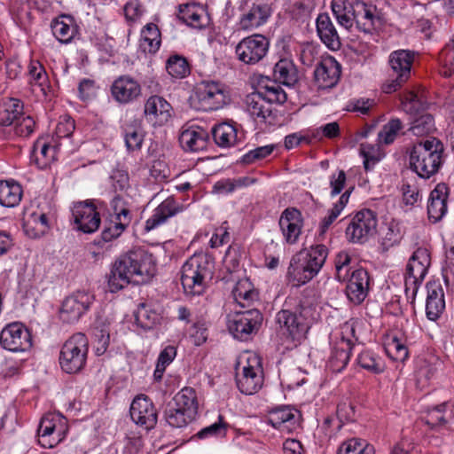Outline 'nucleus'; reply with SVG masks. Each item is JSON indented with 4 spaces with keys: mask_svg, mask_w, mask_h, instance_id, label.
<instances>
[{
    "mask_svg": "<svg viewBox=\"0 0 454 454\" xmlns=\"http://www.w3.org/2000/svg\"><path fill=\"white\" fill-rule=\"evenodd\" d=\"M413 60V52L407 50L395 51L390 54L388 62L396 77L383 85L385 93L395 91L410 78Z\"/></svg>",
    "mask_w": 454,
    "mask_h": 454,
    "instance_id": "10",
    "label": "nucleus"
},
{
    "mask_svg": "<svg viewBox=\"0 0 454 454\" xmlns=\"http://www.w3.org/2000/svg\"><path fill=\"white\" fill-rule=\"evenodd\" d=\"M303 422L300 411L289 406H281L272 410L269 415L270 426H281L284 423L301 424Z\"/></svg>",
    "mask_w": 454,
    "mask_h": 454,
    "instance_id": "37",
    "label": "nucleus"
},
{
    "mask_svg": "<svg viewBox=\"0 0 454 454\" xmlns=\"http://www.w3.org/2000/svg\"><path fill=\"white\" fill-rule=\"evenodd\" d=\"M316 25L321 42L332 51L340 50V38L330 16L325 12L320 13L317 18Z\"/></svg>",
    "mask_w": 454,
    "mask_h": 454,
    "instance_id": "23",
    "label": "nucleus"
},
{
    "mask_svg": "<svg viewBox=\"0 0 454 454\" xmlns=\"http://www.w3.org/2000/svg\"><path fill=\"white\" fill-rule=\"evenodd\" d=\"M197 396L193 388L184 387L178 392L173 403L168 404L165 416L168 426H187L197 415Z\"/></svg>",
    "mask_w": 454,
    "mask_h": 454,
    "instance_id": "5",
    "label": "nucleus"
},
{
    "mask_svg": "<svg viewBox=\"0 0 454 454\" xmlns=\"http://www.w3.org/2000/svg\"><path fill=\"white\" fill-rule=\"evenodd\" d=\"M72 213L74 224L79 231L84 233H92L98 229L100 216L93 203L77 202L74 204Z\"/></svg>",
    "mask_w": 454,
    "mask_h": 454,
    "instance_id": "16",
    "label": "nucleus"
},
{
    "mask_svg": "<svg viewBox=\"0 0 454 454\" xmlns=\"http://www.w3.org/2000/svg\"><path fill=\"white\" fill-rule=\"evenodd\" d=\"M22 197L21 186L15 182L0 181V205L6 207L17 206Z\"/></svg>",
    "mask_w": 454,
    "mask_h": 454,
    "instance_id": "38",
    "label": "nucleus"
},
{
    "mask_svg": "<svg viewBox=\"0 0 454 454\" xmlns=\"http://www.w3.org/2000/svg\"><path fill=\"white\" fill-rule=\"evenodd\" d=\"M0 344L3 348L12 352H23L32 346L29 330L20 322L8 324L0 333Z\"/></svg>",
    "mask_w": 454,
    "mask_h": 454,
    "instance_id": "12",
    "label": "nucleus"
},
{
    "mask_svg": "<svg viewBox=\"0 0 454 454\" xmlns=\"http://www.w3.org/2000/svg\"><path fill=\"white\" fill-rule=\"evenodd\" d=\"M126 449L129 454L137 453L143 446L142 436L139 433L130 431L126 436Z\"/></svg>",
    "mask_w": 454,
    "mask_h": 454,
    "instance_id": "61",
    "label": "nucleus"
},
{
    "mask_svg": "<svg viewBox=\"0 0 454 454\" xmlns=\"http://www.w3.org/2000/svg\"><path fill=\"white\" fill-rule=\"evenodd\" d=\"M444 146L436 137L421 140L410 150V167L424 179L436 174L442 164Z\"/></svg>",
    "mask_w": 454,
    "mask_h": 454,
    "instance_id": "2",
    "label": "nucleus"
},
{
    "mask_svg": "<svg viewBox=\"0 0 454 454\" xmlns=\"http://www.w3.org/2000/svg\"><path fill=\"white\" fill-rule=\"evenodd\" d=\"M340 65L332 57L322 60L314 71L315 80L321 89L334 87L340 77Z\"/></svg>",
    "mask_w": 454,
    "mask_h": 454,
    "instance_id": "18",
    "label": "nucleus"
},
{
    "mask_svg": "<svg viewBox=\"0 0 454 454\" xmlns=\"http://www.w3.org/2000/svg\"><path fill=\"white\" fill-rule=\"evenodd\" d=\"M387 352L393 360L400 362H403L409 355L407 347L396 337L393 338L391 343L388 344Z\"/></svg>",
    "mask_w": 454,
    "mask_h": 454,
    "instance_id": "55",
    "label": "nucleus"
},
{
    "mask_svg": "<svg viewBox=\"0 0 454 454\" xmlns=\"http://www.w3.org/2000/svg\"><path fill=\"white\" fill-rule=\"evenodd\" d=\"M351 262L350 255L345 252L340 251L337 254L334 261L336 270V278L339 281H345L348 277V265Z\"/></svg>",
    "mask_w": 454,
    "mask_h": 454,
    "instance_id": "49",
    "label": "nucleus"
},
{
    "mask_svg": "<svg viewBox=\"0 0 454 454\" xmlns=\"http://www.w3.org/2000/svg\"><path fill=\"white\" fill-rule=\"evenodd\" d=\"M262 371L251 365L244 366L242 373L236 377L237 387L245 395H253L262 386Z\"/></svg>",
    "mask_w": 454,
    "mask_h": 454,
    "instance_id": "27",
    "label": "nucleus"
},
{
    "mask_svg": "<svg viewBox=\"0 0 454 454\" xmlns=\"http://www.w3.org/2000/svg\"><path fill=\"white\" fill-rule=\"evenodd\" d=\"M56 427H38V442L43 448H52L59 443L64 436L59 434H55Z\"/></svg>",
    "mask_w": 454,
    "mask_h": 454,
    "instance_id": "48",
    "label": "nucleus"
},
{
    "mask_svg": "<svg viewBox=\"0 0 454 454\" xmlns=\"http://www.w3.org/2000/svg\"><path fill=\"white\" fill-rule=\"evenodd\" d=\"M88 339L85 334L77 333L72 335L62 346L59 364L67 373L80 372L86 364Z\"/></svg>",
    "mask_w": 454,
    "mask_h": 454,
    "instance_id": "6",
    "label": "nucleus"
},
{
    "mask_svg": "<svg viewBox=\"0 0 454 454\" xmlns=\"http://www.w3.org/2000/svg\"><path fill=\"white\" fill-rule=\"evenodd\" d=\"M445 406L446 403H442L430 410L426 419V424L434 427L437 426L438 423H446L447 421L443 415H442V409L445 408Z\"/></svg>",
    "mask_w": 454,
    "mask_h": 454,
    "instance_id": "62",
    "label": "nucleus"
},
{
    "mask_svg": "<svg viewBox=\"0 0 454 454\" xmlns=\"http://www.w3.org/2000/svg\"><path fill=\"white\" fill-rule=\"evenodd\" d=\"M401 102L403 111L410 114H418L426 107V103L413 91L405 92L401 98Z\"/></svg>",
    "mask_w": 454,
    "mask_h": 454,
    "instance_id": "47",
    "label": "nucleus"
},
{
    "mask_svg": "<svg viewBox=\"0 0 454 454\" xmlns=\"http://www.w3.org/2000/svg\"><path fill=\"white\" fill-rule=\"evenodd\" d=\"M23 114V103L17 98H8L0 106V125L8 127L20 120Z\"/></svg>",
    "mask_w": 454,
    "mask_h": 454,
    "instance_id": "36",
    "label": "nucleus"
},
{
    "mask_svg": "<svg viewBox=\"0 0 454 454\" xmlns=\"http://www.w3.org/2000/svg\"><path fill=\"white\" fill-rule=\"evenodd\" d=\"M247 111L252 116L260 118L262 121L273 125L276 113L270 103L263 98L262 91L254 92L247 97Z\"/></svg>",
    "mask_w": 454,
    "mask_h": 454,
    "instance_id": "24",
    "label": "nucleus"
},
{
    "mask_svg": "<svg viewBox=\"0 0 454 454\" xmlns=\"http://www.w3.org/2000/svg\"><path fill=\"white\" fill-rule=\"evenodd\" d=\"M276 323L282 334L293 341L300 342L309 330L304 317L288 309H282L277 313Z\"/></svg>",
    "mask_w": 454,
    "mask_h": 454,
    "instance_id": "15",
    "label": "nucleus"
},
{
    "mask_svg": "<svg viewBox=\"0 0 454 454\" xmlns=\"http://www.w3.org/2000/svg\"><path fill=\"white\" fill-rule=\"evenodd\" d=\"M356 27L359 30L371 34L380 28L382 19L377 14V9L372 4H367L360 0L356 17Z\"/></svg>",
    "mask_w": 454,
    "mask_h": 454,
    "instance_id": "26",
    "label": "nucleus"
},
{
    "mask_svg": "<svg viewBox=\"0 0 454 454\" xmlns=\"http://www.w3.org/2000/svg\"><path fill=\"white\" fill-rule=\"evenodd\" d=\"M338 454H374V449L364 440L352 438L341 444Z\"/></svg>",
    "mask_w": 454,
    "mask_h": 454,
    "instance_id": "43",
    "label": "nucleus"
},
{
    "mask_svg": "<svg viewBox=\"0 0 454 454\" xmlns=\"http://www.w3.org/2000/svg\"><path fill=\"white\" fill-rule=\"evenodd\" d=\"M369 291V275L364 269H358L352 272L346 287L348 298L355 304H360L364 301Z\"/></svg>",
    "mask_w": 454,
    "mask_h": 454,
    "instance_id": "21",
    "label": "nucleus"
},
{
    "mask_svg": "<svg viewBox=\"0 0 454 454\" xmlns=\"http://www.w3.org/2000/svg\"><path fill=\"white\" fill-rule=\"evenodd\" d=\"M360 0H332V11L340 25L347 29L356 21Z\"/></svg>",
    "mask_w": 454,
    "mask_h": 454,
    "instance_id": "28",
    "label": "nucleus"
},
{
    "mask_svg": "<svg viewBox=\"0 0 454 454\" xmlns=\"http://www.w3.org/2000/svg\"><path fill=\"white\" fill-rule=\"evenodd\" d=\"M275 146L273 145L260 146L255 149L250 150L244 154L241 158L243 164L248 165L255 162L256 160H262L272 153Z\"/></svg>",
    "mask_w": 454,
    "mask_h": 454,
    "instance_id": "52",
    "label": "nucleus"
},
{
    "mask_svg": "<svg viewBox=\"0 0 454 454\" xmlns=\"http://www.w3.org/2000/svg\"><path fill=\"white\" fill-rule=\"evenodd\" d=\"M215 143L220 147H231L241 139L233 121H223L215 125L211 130Z\"/></svg>",
    "mask_w": 454,
    "mask_h": 454,
    "instance_id": "29",
    "label": "nucleus"
},
{
    "mask_svg": "<svg viewBox=\"0 0 454 454\" xmlns=\"http://www.w3.org/2000/svg\"><path fill=\"white\" fill-rule=\"evenodd\" d=\"M168 73L174 78H184L190 74V65L187 59L181 55H171L166 62Z\"/></svg>",
    "mask_w": 454,
    "mask_h": 454,
    "instance_id": "42",
    "label": "nucleus"
},
{
    "mask_svg": "<svg viewBox=\"0 0 454 454\" xmlns=\"http://www.w3.org/2000/svg\"><path fill=\"white\" fill-rule=\"evenodd\" d=\"M410 131L415 136H425L434 130V120L430 114H422L417 116L412 121Z\"/></svg>",
    "mask_w": 454,
    "mask_h": 454,
    "instance_id": "45",
    "label": "nucleus"
},
{
    "mask_svg": "<svg viewBox=\"0 0 454 454\" xmlns=\"http://www.w3.org/2000/svg\"><path fill=\"white\" fill-rule=\"evenodd\" d=\"M124 230L125 228L122 222H117L113 219L109 223H105L101 238L105 242H110L120 237Z\"/></svg>",
    "mask_w": 454,
    "mask_h": 454,
    "instance_id": "54",
    "label": "nucleus"
},
{
    "mask_svg": "<svg viewBox=\"0 0 454 454\" xmlns=\"http://www.w3.org/2000/svg\"><path fill=\"white\" fill-rule=\"evenodd\" d=\"M263 98L270 103L284 104L287 100V95L278 84L266 86Z\"/></svg>",
    "mask_w": 454,
    "mask_h": 454,
    "instance_id": "56",
    "label": "nucleus"
},
{
    "mask_svg": "<svg viewBox=\"0 0 454 454\" xmlns=\"http://www.w3.org/2000/svg\"><path fill=\"white\" fill-rule=\"evenodd\" d=\"M35 121L30 116H25L24 113L20 120L14 124L15 133L20 137H28L34 131Z\"/></svg>",
    "mask_w": 454,
    "mask_h": 454,
    "instance_id": "57",
    "label": "nucleus"
},
{
    "mask_svg": "<svg viewBox=\"0 0 454 454\" xmlns=\"http://www.w3.org/2000/svg\"><path fill=\"white\" fill-rule=\"evenodd\" d=\"M114 98L121 104L137 99L141 94L140 84L129 75L117 78L111 87Z\"/></svg>",
    "mask_w": 454,
    "mask_h": 454,
    "instance_id": "20",
    "label": "nucleus"
},
{
    "mask_svg": "<svg viewBox=\"0 0 454 454\" xmlns=\"http://www.w3.org/2000/svg\"><path fill=\"white\" fill-rule=\"evenodd\" d=\"M351 349L350 340L344 339L333 348L329 360L333 371L340 372L346 367L349 361Z\"/></svg>",
    "mask_w": 454,
    "mask_h": 454,
    "instance_id": "40",
    "label": "nucleus"
},
{
    "mask_svg": "<svg viewBox=\"0 0 454 454\" xmlns=\"http://www.w3.org/2000/svg\"><path fill=\"white\" fill-rule=\"evenodd\" d=\"M212 278V262L203 254L190 257L181 270V284L187 296L201 295Z\"/></svg>",
    "mask_w": 454,
    "mask_h": 454,
    "instance_id": "4",
    "label": "nucleus"
},
{
    "mask_svg": "<svg viewBox=\"0 0 454 454\" xmlns=\"http://www.w3.org/2000/svg\"><path fill=\"white\" fill-rule=\"evenodd\" d=\"M402 121L399 119H392L383 126L382 130L379 133V137L386 145L394 142L397 132L402 129Z\"/></svg>",
    "mask_w": 454,
    "mask_h": 454,
    "instance_id": "50",
    "label": "nucleus"
},
{
    "mask_svg": "<svg viewBox=\"0 0 454 454\" xmlns=\"http://www.w3.org/2000/svg\"><path fill=\"white\" fill-rule=\"evenodd\" d=\"M204 9L196 4H185L179 5L177 18L183 23L194 28L204 27Z\"/></svg>",
    "mask_w": 454,
    "mask_h": 454,
    "instance_id": "33",
    "label": "nucleus"
},
{
    "mask_svg": "<svg viewBox=\"0 0 454 454\" xmlns=\"http://www.w3.org/2000/svg\"><path fill=\"white\" fill-rule=\"evenodd\" d=\"M43 424H48V426H67V419L59 412H48L41 418L38 426H43Z\"/></svg>",
    "mask_w": 454,
    "mask_h": 454,
    "instance_id": "63",
    "label": "nucleus"
},
{
    "mask_svg": "<svg viewBox=\"0 0 454 454\" xmlns=\"http://www.w3.org/2000/svg\"><path fill=\"white\" fill-rule=\"evenodd\" d=\"M357 364L368 372L379 374L384 372L385 364L380 357L374 356L371 351H363L357 357Z\"/></svg>",
    "mask_w": 454,
    "mask_h": 454,
    "instance_id": "44",
    "label": "nucleus"
},
{
    "mask_svg": "<svg viewBox=\"0 0 454 454\" xmlns=\"http://www.w3.org/2000/svg\"><path fill=\"white\" fill-rule=\"evenodd\" d=\"M171 106L161 97L152 96L145 105V114L156 122L163 123L170 117Z\"/></svg>",
    "mask_w": 454,
    "mask_h": 454,
    "instance_id": "31",
    "label": "nucleus"
},
{
    "mask_svg": "<svg viewBox=\"0 0 454 454\" xmlns=\"http://www.w3.org/2000/svg\"><path fill=\"white\" fill-rule=\"evenodd\" d=\"M427 317L430 320H436L445 309L444 292L442 285L438 281L428 282L427 284Z\"/></svg>",
    "mask_w": 454,
    "mask_h": 454,
    "instance_id": "25",
    "label": "nucleus"
},
{
    "mask_svg": "<svg viewBox=\"0 0 454 454\" xmlns=\"http://www.w3.org/2000/svg\"><path fill=\"white\" fill-rule=\"evenodd\" d=\"M135 321L138 326L145 330H151L161 319L160 315L150 305L141 303L134 313Z\"/></svg>",
    "mask_w": 454,
    "mask_h": 454,
    "instance_id": "39",
    "label": "nucleus"
},
{
    "mask_svg": "<svg viewBox=\"0 0 454 454\" xmlns=\"http://www.w3.org/2000/svg\"><path fill=\"white\" fill-rule=\"evenodd\" d=\"M28 74L31 77V83L37 85L45 95L48 86V77L43 67L39 62H32L29 66Z\"/></svg>",
    "mask_w": 454,
    "mask_h": 454,
    "instance_id": "46",
    "label": "nucleus"
},
{
    "mask_svg": "<svg viewBox=\"0 0 454 454\" xmlns=\"http://www.w3.org/2000/svg\"><path fill=\"white\" fill-rule=\"evenodd\" d=\"M325 245L312 246L308 251L294 254L290 262L287 278L294 286H301L311 280L320 270L327 258Z\"/></svg>",
    "mask_w": 454,
    "mask_h": 454,
    "instance_id": "3",
    "label": "nucleus"
},
{
    "mask_svg": "<svg viewBox=\"0 0 454 454\" xmlns=\"http://www.w3.org/2000/svg\"><path fill=\"white\" fill-rule=\"evenodd\" d=\"M273 75L279 82L291 86L298 81L294 65L287 59H280L274 67Z\"/></svg>",
    "mask_w": 454,
    "mask_h": 454,
    "instance_id": "41",
    "label": "nucleus"
},
{
    "mask_svg": "<svg viewBox=\"0 0 454 454\" xmlns=\"http://www.w3.org/2000/svg\"><path fill=\"white\" fill-rule=\"evenodd\" d=\"M431 264V257L427 248L419 247L410 257L406 266L407 274L414 275L419 278H425Z\"/></svg>",
    "mask_w": 454,
    "mask_h": 454,
    "instance_id": "32",
    "label": "nucleus"
},
{
    "mask_svg": "<svg viewBox=\"0 0 454 454\" xmlns=\"http://www.w3.org/2000/svg\"><path fill=\"white\" fill-rule=\"evenodd\" d=\"M278 223L286 241L289 244L296 243L301 233V213L294 207H287L282 212Z\"/></svg>",
    "mask_w": 454,
    "mask_h": 454,
    "instance_id": "19",
    "label": "nucleus"
},
{
    "mask_svg": "<svg viewBox=\"0 0 454 454\" xmlns=\"http://www.w3.org/2000/svg\"><path fill=\"white\" fill-rule=\"evenodd\" d=\"M195 98L199 109L205 112L218 110L227 102L223 85L213 81L199 82L195 87Z\"/></svg>",
    "mask_w": 454,
    "mask_h": 454,
    "instance_id": "11",
    "label": "nucleus"
},
{
    "mask_svg": "<svg viewBox=\"0 0 454 454\" xmlns=\"http://www.w3.org/2000/svg\"><path fill=\"white\" fill-rule=\"evenodd\" d=\"M262 320V314L256 309L236 312L229 317L228 329L234 338L247 340L259 331Z\"/></svg>",
    "mask_w": 454,
    "mask_h": 454,
    "instance_id": "7",
    "label": "nucleus"
},
{
    "mask_svg": "<svg viewBox=\"0 0 454 454\" xmlns=\"http://www.w3.org/2000/svg\"><path fill=\"white\" fill-rule=\"evenodd\" d=\"M242 11L239 27L243 30H250L264 25L272 13L271 5L261 0L247 1Z\"/></svg>",
    "mask_w": 454,
    "mask_h": 454,
    "instance_id": "14",
    "label": "nucleus"
},
{
    "mask_svg": "<svg viewBox=\"0 0 454 454\" xmlns=\"http://www.w3.org/2000/svg\"><path fill=\"white\" fill-rule=\"evenodd\" d=\"M129 414L132 421L141 426H155L157 423V411L150 400L145 395H137L130 404Z\"/></svg>",
    "mask_w": 454,
    "mask_h": 454,
    "instance_id": "17",
    "label": "nucleus"
},
{
    "mask_svg": "<svg viewBox=\"0 0 454 454\" xmlns=\"http://www.w3.org/2000/svg\"><path fill=\"white\" fill-rule=\"evenodd\" d=\"M440 62L442 67L440 68V74L445 78H449L452 75L453 69L452 64L454 62V54H452V48L448 45L440 52Z\"/></svg>",
    "mask_w": 454,
    "mask_h": 454,
    "instance_id": "53",
    "label": "nucleus"
},
{
    "mask_svg": "<svg viewBox=\"0 0 454 454\" xmlns=\"http://www.w3.org/2000/svg\"><path fill=\"white\" fill-rule=\"evenodd\" d=\"M269 47L270 41L266 36L254 34L243 38L237 44L235 53L242 63L255 65L266 57Z\"/></svg>",
    "mask_w": 454,
    "mask_h": 454,
    "instance_id": "9",
    "label": "nucleus"
},
{
    "mask_svg": "<svg viewBox=\"0 0 454 454\" xmlns=\"http://www.w3.org/2000/svg\"><path fill=\"white\" fill-rule=\"evenodd\" d=\"M179 212L178 207L171 199H167L161 202L153 211L152 216L145 223L147 231L158 227L167 221L168 218Z\"/></svg>",
    "mask_w": 454,
    "mask_h": 454,
    "instance_id": "34",
    "label": "nucleus"
},
{
    "mask_svg": "<svg viewBox=\"0 0 454 454\" xmlns=\"http://www.w3.org/2000/svg\"><path fill=\"white\" fill-rule=\"evenodd\" d=\"M377 216L371 209L358 211L346 228V237L352 243L363 244L377 232Z\"/></svg>",
    "mask_w": 454,
    "mask_h": 454,
    "instance_id": "8",
    "label": "nucleus"
},
{
    "mask_svg": "<svg viewBox=\"0 0 454 454\" xmlns=\"http://www.w3.org/2000/svg\"><path fill=\"white\" fill-rule=\"evenodd\" d=\"M144 141V136L134 128L126 130L125 144L129 151H136L141 148Z\"/></svg>",
    "mask_w": 454,
    "mask_h": 454,
    "instance_id": "58",
    "label": "nucleus"
},
{
    "mask_svg": "<svg viewBox=\"0 0 454 454\" xmlns=\"http://www.w3.org/2000/svg\"><path fill=\"white\" fill-rule=\"evenodd\" d=\"M74 128V121L67 117L59 122L55 132L59 137H68L73 134Z\"/></svg>",
    "mask_w": 454,
    "mask_h": 454,
    "instance_id": "64",
    "label": "nucleus"
},
{
    "mask_svg": "<svg viewBox=\"0 0 454 454\" xmlns=\"http://www.w3.org/2000/svg\"><path fill=\"white\" fill-rule=\"evenodd\" d=\"M449 192V187L444 183H440L430 193L427 214L429 219L434 223L442 220L447 212Z\"/></svg>",
    "mask_w": 454,
    "mask_h": 454,
    "instance_id": "22",
    "label": "nucleus"
},
{
    "mask_svg": "<svg viewBox=\"0 0 454 454\" xmlns=\"http://www.w3.org/2000/svg\"><path fill=\"white\" fill-rule=\"evenodd\" d=\"M94 301V295L78 291L67 297L62 302L59 317L63 322L72 324L78 321L89 310Z\"/></svg>",
    "mask_w": 454,
    "mask_h": 454,
    "instance_id": "13",
    "label": "nucleus"
},
{
    "mask_svg": "<svg viewBox=\"0 0 454 454\" xmlns=\"http://www.w3.org/2000/svg\"><path fill=\"white\" fill-rule=\"evenodd\" d=\"M153 255L138 248L121 254L113 264L108 277V286L112 293L118 292L129 284H142L153 274Z\"/></svg>",
    "mask_w": 454,
    "mask_h": 454,
    "instance_id": "1",
    "label": "nucleus"
},
{
    "mask_svg": "<svg viewBox=\"0 0 454 454\" xmlns=\"http://www.w3.org/2000/svg\"><path fill=\"white\" fill-rule=\"evenodd\" d=\"M208 134L203 129H187L181 132L179 142L186 151L198 152L207 147Z\"/></svg>",
    "mask_w": 454,
    "mask_h": 454,
    "instance_id": "30",
    "label": "nucleus"
},
{
    "mask_svg": "<svg viewBox=\"0 0 454 454\" xmlns=\"http://www.w3.org/2000/svg\"><path fill=\"white\" fill-rule=\"evenodd\" d=\"M95 338L97 341L96 353L98 356L103 355L109 345L110 334L105 329H97Z\"/></svg>",
    "mask_w": 454,
    "mask_h": 454,
    "instance_id": "60",
    "label": "nucleus"
},
{
    "mask_svg": "<svg viewBox=\"0 0 454 454\" xmlns=\"http://www.w3.org/2000/svg\"><path fill=\"white\" fill-rule=\"evenodd\" d=\"M51 29L54 36L63 43L71 42L77 32L74 19L69 15H61L54 20Z\"/></svg>",
    "mask_w": 454,
    "mask_h": 454,
    "instance_id": "35",
    "label": "nucleus"
},
{
    "mask_svg": "<svg viewBox=\"0 0 454 454\" xmlns=\"http://www.w3.org/2000/svg\"><path fill=\"white\" fill-rule=\"evenodd\" d=\"M54 151L49 144L37 140L33 147L32 158H35V163L40 167L43 168L48 164V153Z\"/></svg>",
    "mask_w": 454,
    "mask_h": 454,
    "instance_id": "51",
    "label": "nucleus"
},
{
    "mask_svg": "<svg viewBox=\"0 0 454 454\" xmlns=\"http://www.w3.org/2000/svg\"><path fill=\"white\" fill-rule=\"evenodd\" d=\"M424 278H419V277L405 273L404 279V290L406 296L411 297L412 300L415 299V296L418 293L419 287Z\"/></svg>",
    "mask_w": 454,
    "mask_h": 454,
    "instance_id": "59",
    "label": "nucleus"
}]
</instances>
